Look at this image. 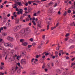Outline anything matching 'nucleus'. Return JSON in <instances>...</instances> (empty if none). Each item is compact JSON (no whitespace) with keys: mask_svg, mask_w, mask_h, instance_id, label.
<instances>
[{"mask_svg":"<svg viewBox=\"0 0 75 75\" xmlns=\"http://www.w3.org/2000/svg\"><path fill=\"white\" fill-rule=\"evenodd\" d=\"M13 1H15L16 4H13V8H16V11H18V12L16 13L18 15H19V14H23V9H22L21 8H17V7L18 6V5H17V3H18V0H13Z\"/></svg>","mask_w":75,"mask_h":75,"instance_id":"1","label":"nucleus"},{"mask_svg":"<svg viewBox=\"0 0 75 75\" xmlns=\"http://www.w3.org/2000/svg\"><path fill=\"white\" fill-rule=\"evenodd\" d=\"M31 33V30L29 28H26L25 30H21L19 32V33H21V34H24L25 33H28V34H30Z\"/></svg>","mask_w":75,"mask_h":75,"instance_id":"2","label":"nucleus"},{"mask_svg":"<svg viewBox=\"0 0 75 75\" xmlns=\"http://www.w3.org/2000/svg\"><path fill=\"white\" fill-rule=\"evenodd\" d=\"M17 71V72L18 73H20V72H21V69H18V67H13L12 69V72H14Z\"/></svg>","mask_w":75,"mask_h":75,"instance_id":"3","label":"nucleus"},{"mask_svg":"<svg viewBox=\"0 0 75 75\" xmlns=\"http://www.w3.org/2000/svg\"><path fill=\"white\" fill-rule=\"evenodd\" d=\"M4 45L5 47H13V45H11V43L10 42H5L4 43Z\"/></svg>","mask_w":75,"mask_h":75,"instance_id":"4","label":"nucleus"},{"mask_svg":"<svg viewBox=\"0 0 75 75\" xmlns=\"http://www.w3.org/2000/svg\"><path fill=\"white\" fill-rule=\"evenodd\" d=\"M21 25H18L13 28V31L14 32H17L19 29L21 28Z\"/></svg>","mask_w":75,"mask_h":75,"instance_id":"5","label":"nucleus"},{"mask_svg":"<svg viewBox=\"0 0 75 75\" xmlns=\"http://www.w3.org/2000/svg\"><path fill=\"white\" fill-rule=\"evenodd\" d=\"M1 45V43H0V50H3V53L5 55H6L7 53H6V50L4 49L3 47H1L0 45Z\"/></svg>","mask_w":75,"mask_h":75,"instance_id":"6","label":"nucleus"},{"mask_svg":"<svg viewBox=\"0 0 75 75\" xmlns=\"http://www.w3.org/2000/svg\"><path fill=\"white\" fill-rule=\"evenodd\" d=\"M25 54H24V52H22L21 53V54L20 56H18L17 57L16 59L18 60H19V59L21 58V57L22 56H24Z\"/></svg>","mask_w":75,"mask_h":75,"instance_id":"7","label":"nucleus"},{"mask_svg":"<svg viewBox=\"0 0 75 75\" xmlns=\"http://www.w3.org/2000/svg\"><path fill=\"white\" fill-rule=\"evenodd\" d=\"M37 61H38V59H35L34 60V59L33 58L31 60L32 65H34V64H35L36 62H37Z\"/></svg>","mask_w":75,"mask_h":75,"instance_id":"8","label":"nucleus"},{"mask_svg":"<svg viewBox=\"0 0 75 75\" xmlns=\"http://www.w3.org/2000/svg\"><path fill=\"white\" fill-rule=\"evenodd\" d=\"M7 39L8 41H13L14 40L13 38H12L10 36L8 37H7Z\"/></svg>","mask_w":75,"mask_h":75,"instance_id":"9","label":"nucleus"},{"mask_svg":"<svg viewBox=\"0 0 75 75\" xmlns=\"http://www.w3.org/2000/svg\"><path fill=\"white\" fill-rule=\"evenodd\" d=\"M21 64H26V61H25V59H21Z\"/></svg>","mask_w":75,"mask_h":75,"instance_id":"10","label":"nucleus"},{"mask_svg":"<svg viewBox=\"0 0 75 75\" xmlns=\"http://www.w3.org/2000/svg\"><path fill=\"white\" fill-rule=\"evenodd\" d=\"M49 16H51V15H52V11H53V8H50L49 9Z\"/></svg>","mask_w":75,"mask_h":75,"instance_id":"11","label":"nucleus"},{"mask_svg":"<svg viewBox=\"0 0 75 75\" xmlns=\"http://www.w3.org/2000/svg\"><path fill=\"white\" fill-rule=\"evenodd\" d=\"M53 4V2H51L48 4L46 5V7H48L50 6H52Z\"/></svg>","mask_w":75,"mask_h":75,"instance_id":"12","label":"nucleus"},{"mask_svg":"<svg viewBox=\"0 0 75 75\" xmlns=\"http://www.w3.org/2000/svg\"><path fill=\"white\" fill-rule=\"evenodd\" d=\"M6 26L8 27H11V24L10 23L7 22L6 24Z\"/></svg>","mask_w":75,"mask_h":75,"instance_id":"13","label":"nucleus"},{"mask_svg":"<svg viewBox=\"0 0 75 75\" xmlns=\"http://www.w3.org/2000/svg\"><path fill=\"white\" fill-rule=\"evenodd\" d=\"M37 25L39 27L41 28V22H38L37 23Z\"/></svg>","mask_w":75,"mask_h":75,"instance_id":"14","label":"nucleus"},{"mask_svg":"<svg viewBox=\"0 0 75 75\" xmlns=\"http://www.w3.org/2000/svg\"><path fill=\"white\" fill-rule=\"evenodd\" d=\"M71 67H73V68L74 69L75 68V63H73L71 64Z\"/></svg>","mask_w":75,"mask_h":75,"instance_id":"15","label":"nucleus"},{"mask_svg":"<svg viewBox=\"0 0 75 75\" xmlns=\"http://www.w3.org/2000/svg\"><path fill=\"white\" fill-rule=\"evenodd\" d=\"M28 44V43L27 42H25L24 43H22V45L24 46H26V45H27Z\"/></svg>","mask_w":75,"mask_h":75,"instance_id":"16","label":"nucleus"},{"mask_svg":"<svg viewBox=\"0 0 75 75\" xmlns=\"http://www.w3.org/2000/svg\"><path fill=\"white\" fill-rule=\"evenodd\" d=\"M17 65H18V67H20V68H21L22 69H24V68H23L21 66H20V63H17Z\"/></svg>","mask_w":75,"mask_h":75,"instance_id":"17","label":"nucleus"},{"mask_svg":"<svg viewBox=\"0 0 75 75\" xmlns=\"http://www.w3.org/2000/svg\"><path fill=\"white\" fill-rule=\"evenodd\" d=\"M33 2H35V3H39V4H40L41 3V1H33Z\"/></svg>","mask_w":75,"mask_h":75,"instance_id":"18","label":"nucleus"},{"mask_svg":"<svg viewBox=\"0 0 75 75\" xmlns=\"http://www.w3.org/2000/svg\"><path fill=\"white\" fill-rule=\"evenodd\" d=\"M17 4H18V6H22V4L21 3V2H18L17 3Z\"/></svg>","mask_w":75,"mask_h":75,"instance_id":"19","label":"nucleus"},{"mask_svg":"<svg viewBox=\"0 0 75 75\" xmlns=\"http://www.w3.org/2000/svg\"><path fill=\"white\" fill-rule=\"evenodd\" d=\"M16 24H18V23H19V19H16Z\"/></svg>","mask_w":75,"mask_h":75,"instance_id":"20","label":"nucleus"},{"mask_svg":"<svg viewBox=\"0 0 75 75\" xmlns=\"http://www.w3.org/2000/svg\"><path fill=\"white\" fill-rule=\"evenodd\" d=\"M45 54V55H46V56H47V55H49V53H46V52H44V53L42 54V55H44Z\"/></svg>","mask_w":75,"mask_h":75,"instance_id":"21","label":"nucleus"},{"mask_svg":"<svg viewBox=\"0 0 75 75\" xmlns=\"http://www.w3.org/2000/svg\"><path fill=\"white\" fill-rule=\"evenodd\" d=\"M59 52L61 54H64V52H63V51L62 50H61L59 51Z\"/></svg>","mask_w":75,"mask_h":75,"instance_id":"22","label":"nucleus"},{"mask_svg":"<svg viewBox=\"0 0 75 75\" xmlns=\"http://www.w3.org/2000/svg\"><path fill=\"white\" fill-rule=\"evenodd\" d=\"M75 47V46L74 45H71L70 47V49H72V48H74Z\"/></svg>","mask_w":75,"mask_h":75,"instance_id":"23","label":"nucleus"},{"mask_svg":"<svg viewBox=\"0 0 75 75\" xmlns=\"http://www.w3.org/2000/svg\"><path fill=\"white\" fill-rule=\"evenodd\" d=\"M31 3H33L32 1H29L28 2V3L29 4H31Z\"/></svg>","mask_w":75,"mask_h":75,"instance_id":"24","label":"nucleus"},{"mask_svg":"<svg viewBox=\"0 0 75 75\" xmlns=\"http://www.w3.org/2000/svg\"><path fill=\"white\" fill-rule=\"evenodd\" d=\"M0 69L1 70L3 69L4 68V66L2 65L0 66Z\"/></svg>","mask_w":75,"mask_h":75,"instance_id":"25","label":"nucleus"},{"mask_svg":"<svg viewBox=\"0 0 75 75\" xmlns=\"http://www.w3.org/2000/svg\"><path fill=\"white\" fill-rule=\"evenodd\" d=\"M7 34L6 33H2V35L4 36H5L6 35H7Z\"/></svg>","mask_w":75,"mask_h":75,"instance_id":"26","label":"nucleus"},{"mask_svg":"<svg viewBox=\"0 0 75 75\" xmlns=\"http://www.w3.org/2000/svg\"><path fill=\"white\" fill-rule=\"evenodd\" d=\"M20 42H21L23 43V42H24V39H21L20 40Z\"/></svg>","mask_w":75,"mask_h":75,"instance_id":"27","label":"nucleus"},{"mask_svg":"<svg viewBox=\"0 0 75 75\" xmlns=\"http://www.w3.org/2000/svg\"><path fill=\"white\" fill-rule=\"evenodd\" d=\"M32 23L34 25H36V23H35V21H32Z\"/></svg>","mask_w":75,"mask_h":75,"instance_id":"28","label":"nucleus"},{"mask_svg":"<svg viewBox=\"0 0 75 75\" xmlns=\"http://www.w3.org/2000/svg\"><path fill=\"white\" fill-rule=\"evenodd\" d=\"M69 38V37L66 38L65 39V41H68V39Z\"/></svg>","mask_w":75,"mask_h":75,"instance_id":"29","label":"nucleus"},{"mask_svg":"<svg viewBox=\"0 0 75 75\" xmlns=\"http://www.w3.org/2000/svg\"><path fill=\"white\" fill-rule=\"evenodd\" d=\"M40 55H36V58H39L40 57Z\"/></svg>","mask_w":75,"mask_h":75,"instance_id":"30","label":"nucleus"},{"mask_svg":"<svg viewBox=\"0 0 75 75\" xmlns=\"http://www.w3.org/2000/svg\"><path fill=\"white\" fill-rule=\"evenodd\" d=\"M57 3H55L54 5V7H56L57 6Z\"/></svg>","mask_w":75,"mask_h":75,"instance_id":"31","label":"nucleus"},{"mask_svg":"<svg viewBox=\"0 0 75 75\" xmlns=\"http://www.w3.org/2000/svg\"><path fill=\"white\" fill-rule=\"evenodd\" d=\"M1 30H3V28L1 27L0 28V33H1Z\"/></svg>","mask_w":75,"mask_h":75,"instance_id":"32","label":"nucleus"},{"mask_svg":"<svg viewBox=\"0 0 75 75\" xmlns=\"http://www.w3.org/2000/svg\"><path fill=\"white\" fill-rule=\"evenodd\" d=\"M56 28V26H55L54 27H52L51 29L52 30H53L54 28Z\"/></svg>","mask_w":75,"mask_h":75,"instance_id":"33","label":"nucleus"},{"mask_svg":"<svg viewBox=\"0 0 75 75\" xmlns=\"http://www.w3.org/2000/svg\"><path fill=\"white\" fill-rule=\"evenodd\" d=\"M45 35H42V38L43 40H45Z\"/></svg>","mask_w":75,"mask_h":75,"instance_id":"34","label":"nucleus"},{"mask_svg":"<svg viewBox=\"0 0 75 75\" xmlns=\"http://www.w3.org/2000/svg\"><path fill=\"white\" fill-rule=\"evenodd\" d=\"M50 25H48L47 26V30H48L49 28Z\"/></svg>","mask_w":75,"mask_h":75,"instance_id":"35","label":"nucleus"},{"mask_svg":"<svg viewBox=\"0 0 75 75\" xmlns=\"http://www.w3.org/2000/svg\"><path fill=\"white\" fill-rule=\"evenodd\" d=\"M67 11H65L63 15L64 16H66V15H67Z\"/></svg>","mask_w":75,"mask_h":75,"instance_id":"36","label":"nucleus"},{"mask_svg":"<svg viewBox=\"0 0 75 75\" xmlns=\"http://www.w3.org/2000/svg\"><path fill=\"white\" fill-rule=\"evenodd\" d=\"M68 1H69V0H67L64 1V2L65 3L68 4Z\"/></svg>","mask_w":75,"mask_h":75,"instance_id":"37","label":"nucleus"},{"mask_svg":"<svg viewBox=\"0 0 75 75\" xmlns=\"http://www.w3.org/2000/svg\"><path fill=\"white\" fill-rule=\"evenodd\" d=\"M3 41V39H0V42H1V43H2L3 42H2Z\"/></svg>","mask_w":75,"mask_h":75,"instance_id":"38","label":"nucleus"},{"mask_svg":"<svg viewBox=\"0 0 75 75\" xmlns=\"http://www.w3.org/2000/svg\"><path fill=\"white\" fill-rule=\"evenodd\" d=\"M69 36V33H67L65 35V37H68V36Z\"/></svg>","mask_w":75,"mask_h":75,"instance_id":"39","label":"nucleus"},{"mask_svg":"<svg viewBox=\"0 0 75 75\" xmlns=\"http://www.w3.org/2000/svg\"><path fill=\"white\" fill-rule=\"evenodd\" d=\"M68 12L69 13H71V11L70 10H69L68 11Z\"/></svg>","mask_w":75,"mask_h":75,"instance_id":"40","label":"nucleus"},{"mask_svg":"<svg viewBox=\"0 0 75 75\" xmlns=\"http://www.w3.org/2000/svg\"><path fill=\"white\" fill-rule=\"evenodd\" d=\"M26 21H29V18H27L26 19Z\"/></svg>","mask_w":75,"mask_h":75,"instance_id":"41","label":"nucleus"},{"mask_svg":"<svg viewBox=\"0 0 75 75\" xmlns=\"http://www.w3.org/2000/svg\"><path fill=\"white\" fill-rule=\"evenodd\" d=\"M31 47H32V45H28V47L29 48H30Z\"/></svg>","mask_w":75,"mask_h":75,"instance_id":"42","label":"nucleus"},{"mask_svg":"<svg viewBox=\"0 0 75 75\" xmlns=\"http://www.w3.org/2000/svg\"><path fill=\"white\" fill-rule=\"evenodd\" d=\"M67 74V72H64L63 73L62 75H66Z\"/></svg>","mask_w":75,"mask_h":75,"instance_id":"43","label":"nucleus"},{"mask_svg":"<svg viewBox=\"0 0 75 75\" xmlns=\"http://www.w3.org/2000/svg\"><path fill=\"white\" fill-rule=\"evenodd\" d=\"M41 31H45V29H41Z\"/></svg>","mask_w":75,"mask_h":75,"instance_id":"44","label":"nucleus"},{"mask_svg":"<svg viewBox=\"0 0 75 75\" xmlns=\"http://www.w3.org/2000/svg\"><path fill=\"white\" fill-rule=\"evenodd\" d=\"M28 18H31V16H30V15H28Z\"/></svg>","mask_w":75,"mask_h":75,"instance_id":"45","label":"nucleus"},{"mask_svg":"<svg viewBox=\"0 0 75 75\" xmlns=\"http://www.w3.org/2000/svg\"><path fill=\"white\" fill-rule=\"evenodd\" d=\"M27 16L26 13H24L23 15V17H25V16Z\"/></svg>","mask_w":75,"mask_h":75,"instance_id":"46","label":"nucleus"},{"mask_svg":"<svg viewBox=\"0 0 75 75\" xmlns=\"http://www.w3.org/2000/svg\"><path fill=\"white\" fill-rule=\"evenodd\" d=\"M69 42H73V40H70Z\"/></svg>","mask_w":75,"mask_h":75,"instance_id":"47","label":"nucleus"},{"mask_svg":"<svg viewBox=\"0 0 75 75\" xmlns=\"http://www.w3.org/2000/svg\"><path fill=\"white\" fill-rule=\"evenodd\" d=\"M30 41H33V38H31L30 39Z\"/></svg>","mask_w":75,"mask_h":75,"instance_id":"48","label":"nucleus"},{"mask_svg":"<svg viewBox=\"0 0 75 75\" xmlns=\"http://www.w3.org/2000/svg\"><path fill=\"white\" fill-rule=\"evenodd\" d=\"M7 55H6V56L5 58V60H6L7 59Z\"/></svg>","mask_w":75,"mask_h":75,"instance_id":"49","label":"nucleus"},{"mask_svg":"<svg viewBox=\"0 0 75 75\" xmlns=\"http://www.w3.org/2000/svg\"><path fill=\"white\" fill-rule=\"evenodd\" d=\"M14 52V50H11V53L12 54H13V52Z\"/></svg>","mask_w":75,"mask_h":75,"instance_id":"50","label":"nucleus"},{"mask_svg":"<svg viewBox=\"0 0 75 75\" xmlns=\"http://www.w3.org/2000/svg\"><path fill=\"white\" fill-rule=\"evenodd\" d=\"M35 43H34L33 44V47H34V46H35Z\"/></svg>","mask_w":75,"mask_h":75,"instance_id":"51","label":"nucleus"},{"mask_svg":"<svg viewBox=\"0 0 75 75\" xmlns=\"http://www.w3.org/2000/svg\"><path fill=\"white\" fill-rule=\"evenodd\" d=\"M24 10L25 11H27V7L25 8H24Z\"/></svg>","mask_w":75,"mask_h":75,"instance_id":"52","label":"nucleus"},{"mask_svg":"<svg viewBox=\"0 0 75 75\" xmlns=\"http://www.w3.org/2000/svg\"><path fill=\"white\" fill-rule=\"evenodd\" d=\"M25 5L26 6H28V3H26L25 4Z\"/></svg>","mask_w":75,"mask_h":75,"instance_id":"53","label":"nucleus"},{"mask_svg":"<svg viewBox=\"0 0 75 75\" xmlns=\"http://www.w3.org/2000/svg\"><path fill=\"white\" fill-rule=\"evenodd\" d=\"M75 59V57H74V58H72L71 59V61H74V60Z\"/></svg>","mask_w":75,"mask_h":75,"instance_id":"54","label":"nucleus"},{"mask_svg":"<svg viewBox=\"0 0 75 75\" xmlns=\"http://www.w3.org/2000/svg\"><path fill=\"white\" fill-rule=\"evenodd\" d=\"M59 47H57L56 48V50H59Z\"/></svg>","mask_w":75,"mask_h":75,"instance_id":"55","label":"nucleus"},{"mask_svg":"<svg viewBox=\"0 0 75 75\" xmlns=\"http://www.w3.org/2000/svg\"><path fill=\"white\" fill-rule=\"evenodd\" d=\"M23 74H26V71H23Z\"/></svg>","mask_w":75,"mask_h":75,"instance_id":"56","label":"nucleus"},{"mask_svg":"<svg viewBox=\"0 0 75 75\" xmlns=\"http://www.w3.org/2000/svg\"><path fill=\"white\" fill-rule=\"evenodd\" d=\"M55 55H58V52H55Z\"/></svg>","mask_w":75,"mask_h":75,"instance_id":"57","label":"nucleus"},{"mask_svg":"<svg viewBox=\"0 0 75 75\" xmlns=\"http://www.w3.org/2000/svg\"><path fill=\"white\" fill-rule=\"evenodd\" d=\"M10 14H8L7 15V17H10Z\"/></svg>","mask_w":75,"mask_h":75,"instance_id":"58","label":"nucleus"},{"mask_svg":"<svg viewBox=\"0 0 75 75\" xmlns=\"http://www.w3.org/2000/svg\"><path fill=\"white\" fill-rule=\"evenodd\" d=\"M73 14H75V11H74H74H73Z\"/></svg>","mask_w":75,"mask_h":75,"instance_id":"59","label":"nucleus"},{"mask_svg":"<svg viewBox=\"0 0 75 75\" xmlns=\"http://www.w3.org/2000/svg\"><path fill=\"white\" fill-rule=\"evenodd\" d=\"M74 23H75V22H73L71 24V25H74Z\"/></svg>","mask_w":75,"mask_h":75,"instance_id":"60","label":"nucleus"},{"mask_svg":"<svg viewBox=\"0 0 75 75\" xmlns=\"http://www.w3.org/2000/svg\"><path fill=\"white\" fill-rule=\"evenodd\" d=\"M34 16H37V13H35L33 15Z\"/></svg>","mask_w":75,"mask_h":75,"instance_id":"61","label":"nucleus"},{"mask_svg":"<svg viewBox=\"0 0 75 75\" xmlns=\"http://www.w3.org/2000/svg\"><path fill=\"white\" fill-rule=\"evenodd\" d=\"M47 67L48 68H50V65H47Z\"/></svg>","mask_w":75,"mask_h":75,"instance_id":"62","label":"nucleus"},{"mask_svg":"<svg viewBox=\"0 0 75 75\" xmlns=\"http://www.w3.org/2000/svg\"><path fill=\"white\" fill-rule=\"evenodd\" d=\"M59 25V23H57L56 25V27L58 26Z\"/></svg>","mask_w":75,"mask_h":75,"instance_id":"63","label":"nucleus"},{"mask_svg":"<svg viewBox=\"0 0 75 75\" xmlns=\"http://www.w3.org/2000/svg\"><path fill=\"white\" fill-rule=\"evenodd\" d=\"M0 75H4V73H0Z\"/></svg>","mask_w":75,"mask_h":75,"instance_id":"64","label":"nucleus"}]
</instances>
